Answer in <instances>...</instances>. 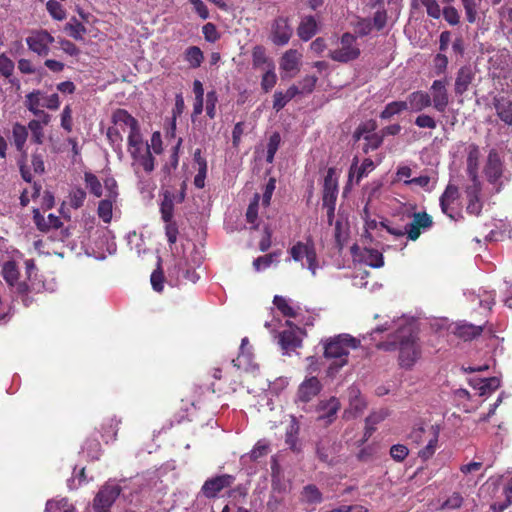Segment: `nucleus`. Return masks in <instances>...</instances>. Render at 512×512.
<instances>
[{"instance_id":"obj_1","label":"nucleus","mask_w":512,"mask_h":512,"mask_svg":"<svg viewBox=\"0 0 512 512\" xmlns=\"http://www.w3.org/2000/svg\"><path fill=\"white\" fill-rule=\"evenodd\" d=\"M396 329L393 340L380 344V348L390 351L399 350V364L402 368L410 369L420 358L421 349L417 342L416 329L413 322L401 317L397 320L386 321L378 326L374 332H384Z\"/></svg>"},{"instance_id":"obj_2","label":"nucleus","mask_w":512,"mask_h":512,"mask_svg":"<svg viewBox=\"0 0 512 512\" xmlns=\"http://www.w3.org/2000/svg\"><path fill=\"white\" fill-rule=\"evenodd\" d=\"M273 303L281 314L288 318L285 322L287 329L280 331L278 334V343L283 353L289 354L291 351L300 347L302 343L303 331L299 327L292 325L289 320L298 317L299 307L295 306L291 299L279 295L274 297Z\"/></svg>"},{"instance_id":"obj_3","label":"nucleus","mask_w":512,"mask_h":512,"mask_svg":"<svg viewBox=\"0 0 512 512\" xmlns=\"http://www.w3.org/2000/svg\"><path fill=\"white\" fill-rule=\"evenodd\" d=\"M324 356L329 361L327 375L335 376L338 371L347 365L351 349L360 345V340L349 334H339L323 340Z\"/></svg>"},{"instance_id":"obj_4","label":"nucleus","mask_w":512,"mask_h":512,"mask_svg":"<svg viewBox=\"0 0 512 512\" xmlns=\"http://www.w3.org/2000/svg\"><path fill=\"white\" fill-rule=\"evenodd\" d=\"M127 151L132 159V169L139 180L154 170L155 159L141 133L127 135Z\"/></svg>"},{"instance_id":"obj_5","label":"nucleus","mask_w":512,"mask_h":512,"mask_svg":"<svg viewBox=\"0 0 512 512\" xmlns=\"http://www.w3.org/2000/svg\"><path fill=\"white\" fill-rule=\"evenodd\" d=\"M290 258L299 263L302 268L307 269L312 276H316L318 271L323 267L319 258L315 242L311 236L304 240L296 241L288 250Z\"/></svg>"},{"instance_id":"obj_6","label":"nucleus","mask_w":512,"mask_h":512,"mask_svg":"<svg viewBox=\"0 0 512 512\" xmlns=\"http://www.w3.org/2000/svg\"><path fill=\"white\" fill-rule=\"evenodd\" d=\"M1 275L7 285L9 286L11 292L16 295V297L21 298L24 305H28L31 301L29 298V294L32 292H40L41 289H45L39 283H31L28 284L25 280L19 279V270L15 261H6L2 264Z\"/></svg>"},{"instance_id":"obj_7","label":"nucleus","mask_w":512,"mask_h":512,"mask_svg":"<svg viewBox=\"0 0 512 512\" xmlns=\"http://www.w3.org/2000/svg\"><path fill=\"white\" fill-rule=\"evenodd\" d=\"M191 246L192 248L189 252V255H185L183 258H180L177 261L171 271V274L175 275L177 278L182 275L185 280L196 283L199 279V275L195 270L202 264L203 255L198 248H196L194 245Z\"/></svg>"},{"instance_id":"obj_8","label":"nucleus","mask_w":512,"mask_h":512,"mask_svg":"<svg viewBox=\"0 0 512 512\" xmlns=\"http://www.w3.org/2000/svg\"><path fill=\"white\" fill-rule=\"evenodd\" d=\"M360 55V47L357 39L350 33H344L337 41L336 46L329 52V56L338 62H349Z\"/></svg>"},{"instance_id":"obj_9","label":"nucleus","mask_w":512,"mask_h":512,"mask_svg":"<svg viewBox=\"0 0 512 512\" xmlns=\"http://www.w3.org/2000/svg\"><path fill=\"white\" fill-rule=\"evenodd\" d=\"M103 184L106 198L99 202L97 215L104 223L108 224L113 217V205L118 197V185L112 176L105 177Z\"/></svg>"},{"instance_id":"obj_10","label":"nucleus","mask_w":512,"mask_h":512,"mask_svg":"<svg viewBox=\"0 0 512 512\" xmlns=\"http://www.w3.org/2000/svg\"><path fill=\"white\" fill-rule=\"evenodd\" d=\"M54 41V37L45 29H33L25 39L28 49L41 57L49 54L50 46Z\"/></svg>"},{"instance_id":"obj_11","label":"nucleus","mask_w":512,"mask_h":512,"mask_svg":"<svg viewBox=\"0 0 512 512\" xmlns=\"http://www.w3.org/2000/svg\"><path fill=\"white\" fill-rule=\"evenodd\" d=\"M121 492L120 486L114 481H108L96 494L93 508L97 512H106Z\"/></svg>"},{"instance_id":"obj_12","label":"nucleus","mask_w":512,"mask_h":512,"mask_svg":"<svg viewBox=\"0 0 512 512\" xmlns=\"http://www.w3.org/2000/svg\"><path fill=\"white\" fill-rule=\"evenodd\" d=\"M375 128L376 125L374 122H368L360 125L354 133V138L356 140H365L363 147V151L365 153L376 150L383 142V135L378 133H371L375 130Z\"/></svg>"},{"instance_id":"obj_13","label":"nucleus","mask_w":512,"mask_h":512,"mask_svg":"<svg viewBox=\"0 0 512 512\" xmlns=\"http://www.w3.org/2000/svg\"><path fill=\"white\" fill-rule=\"evenodd\" d=\"M430 97L433 108L444 113L449 104V94L446 80H435L430 87Z\"/></svg>"},{"instance_id":"obj_14","label":"nucleus","mask_w":512,"mask_h":512,"mask_svg":"<svg viewBox=\"0 0 512 512\" xmlns=\"http://www.w3.org/2000/svg\"><path fill=\"white\" fill-rule=\"evenodd\" d=\"M484 174L489 183L495 185L498 191L503 183V167L498 154L494 151H491L488 155L487 163L484 167Z\"/></svg>"},{"instance_id":"obj_15","label":"nucleus","mask_w":512,"mask_h":512,"mask_svg":"<svg viewBox=\"0 0 512 512\" xmlns=\"http://www.w3.org/2000/svg\"><path fill=\"white\" fill-rule=\"evenodd\" d=\"M248 344V339L243 338L241 341L240 353L236 359H233L232 362L238 369L255 374V372L258 370V365L253 362V355Z\"/></svg>"},{"instance_id":"obj_16","label":"nucleus","mask_w":512,"mask_h":512,"mask_svg":"<svg viewBox=\"0 0 512 512\" xmlns=\"http://www.w3.org/2000/svg\"><path fill=\"white\" fill-rule=\"evenodd\" d=\"M406 111L411 113H419L432 105L430 94L423 90H417L410 93L406 100Z\"/></svg>"},{"instance_id":"obj_17","label":"nucleus","mask_w":512,"mask_h":512,"mask_svg":"<svg viewBox=\"0 0 512 512\" xmlns=\"http://www.w3.org/2000/svg\"><path fill=\"white\" fill-rule=\"evenodd\" d=\"M302 55L297 50H288L284 53L280 61L282 78H292L298 71Z\"/></svg>"},{"instance_id":"obj_18","label":"nucleus","mask_w":512,"mask_h":512,"mask_svg":"<svg viewBox=\"0 0 512 512\" xmlns=\"http://www.w3.org/2000/svg\"><path fill=\"white\" fill-rule=\"evenodd\" d=\"M43 98V92L39 90L32 91L28 93L25 97V106L26 108L32 112L35 116H37L39 121L41 122L42 127L47 125L51 116L45 111L40 109L41 99Z\"/></svg>"},{"instance_id":"obj_19","label":"nucleus","mask_w":512,"mask_h":512,"mask_svg":"<svg viewBox=\"0 0 512 512\" xmlns=\"http://www.w3.org/2000/svg\"><path fill=\"white\" fill-rule=\"evenodd\" d=\"M112 120L114 126H117L123 132H127L128 135L141 133L136 119L125 110H116L113 113Z\"/></svg>"},{"instance_id":"obj_20","label":"nucleus","mask_w":512,"mask_h":512,"mask_svg":"<svg viewBox=\"0 0 512 512\" xmlns=\"http://www.w3.org/2000/svg\"><path fill=\"white\" fill-rule=\"evenodd\" d=\"M459 197V191L456 186L448 185L444 193L440 197V206L444 214L450 219L457 220L459 213L455 211L454 203Z\"/></svg>"},{"instance_id":"obj_21","label":"nucleus","mask_w":512,"mask_h":512,"mask_svg":"<svg viewBox=\"0 0 512 512\" xmlns=\"http://www.w3.org/2000/svg\"><path fill=\"white\" fill-rule=\"evenodd\" d=\"M432 226V218L425 212L414 213L413 221L406 225V232L410 240H417L421 229H428Z\"/></svg>"},{"instance_id":"obj_22","label":"nucleus","mask_w":512,"mask_h":512,"mask_svg":"<svg viewBox=\"0 0 512 512\" xmlns=\"http://www.w3.org/2000/svg\"><path fill=\"white\" fill-rule=\"evenodd\" d=\"M352 253L359 261L373 268H380L384 265L383 255L380 251L373 248H364L360 251L357 246L352 247Z\"/></svg>"},{"instance_id":"obj_23","label":"nucleus","mask_w":512,"mask_h":512,"mask_svg":"<svg viewBox=\"0 0 512 512\" xmlns=\"http://www.w3.org/2000/svg\"><path fill=\"white\" fill-rule=\"evenodd\" d=\"M440 429L437 425H429L426 431V442L423 448L419 450L418 455L421 459L427 460L431 458L438 447Z\"/></svg>"},{"instance_id":"obj_24","label":"nucleus","mask_w":512,"mask_h":512,"mask_svg":"<svg viewBox=\"0 0 512 512\" xmlns=\"http://www.w3.org/2000/svg\"><path fill=\"white\" fill-rule=\"evenodd\" d=\"M234 478L230 475H221L208 479L202 486L203 494L208 498L215 497L222 489L229 487Z\"/></svg>"},{"instance_id":"obj_25","label":"nucleus","mask_w":512,"mask_h":512,"mask_svg":"<svg viewBox=\"0 0 512 512\" xmlns=\"http://www.w3.org/2000/svg\"><path fill=\"white\" fill-rule=\"evenodd\" d=\"M292 35V28L287 19L278 18L272 26V41L276 45H285Z\"/></svg>"},{"instance_id":"obj_26","label":"nucleus","mask_w":512,"mask_h":512,"mask_svg":"<svg viewBox=\"0 0 512 512\" xmlns=\"http://www.w3.org/2000/svg\"><path fill=\"white\" fill-rule=\"evenodd\" d=\"M338 195V179L335 168H329L324 179L323 202L336 201Z\"/></svg>"},{"instance_id":"obj_27","label":"nucleus","mask_w":512,"mask_h":512,"mask_svg":"<svg viewBox=\"0 0 512 512\" xmlns=\"http://www.w3.org/2000/svg\"><path fill=\"white\" fill-rule=\"evenodd\" d=\"M481 191V183L476 182L466 188V196L468 204L466 210L472 215H479L482 210V202L479 197Z\"/></svg>"},{"instance_id":"obj_28","label":"nucleus","mask_w":512,"mask_h":512,"mask_svg":"<svg viewBox=\"0 0 512 512\" xmlns=\"http://www.w3.org/2000/svg\"><path fill=\"white\" fill-rule=\"evenodd\" d=\"M475 73L471 66L461 67L456 75L454 90L456 95L464 94L472 81L474 80Z\"/></svg>"},{"instance_id":"obj_29","label":"nucleus","mask_w":512,"mask_h":512,"mask_svg":"<svg viewBox=\"0 0 512 512\" xmlns=\"http://www.w3.org/2000/svg\"><path fill=\"white\" fill-rule=\"evenodd\" d=\"M357 162V158H354L349 170V182L355 181L356 184L375 169L374 162L369 158L364 159L360 166H358Z\"/></svg>"},{"instance_id":"obj_30","label":"nucleus","mask_w":512,"mask_h":512,"mask_svg":"<svg viewBox=\"0 0 512 512\" xmlns=\"http://www.w3.org/2000/svg\"><path fill=\"white\" fill-rule=\"evenodd\" d=\"M321 390V384L316 377L305 379L298 390V397L303 402H308L314 398Z\"/></svg>"},{"instance_id":"obj_31","label":"nucleus","mask_w":512,"mask_h":512,"mask_svg":"<svg viewBox=\"0 0 512 512\" xmlns=\"http://www.w3.org/2000/svg\"><path fill=\"white\" fill-rule=\"evenodd\" d=\"M467 174L472 183L480 182L478 178V168L480 159L479 147L471 144L467 148Z\"/></svg>"},{"instance_id":"obj_32","label":"nucleus","mask_w":512,"mask_h":512,"mask_svg":"<svg viewBox=\"0 0 512 512\" xmlns=\"http://www.w3.org/2000/svg\"><path fill=\"white\" fill-rule=\"evenodd\" d=\"M340 408V403L337 398L331 397L327 401H321L318 406L319 416L318 419L325 421L326 423H331L335 418L338 410Z\"/></svg>"},{"instance_id":"obj_33","label":"nucleus","mask_w":512,"mask_h":512,"mask_svg":"<svg viewBox=\"0 0 512 512\" xmlns=\"http://www.w3.org/2000/svg\"><path fill=\"white\" fill-rule=\"evenodd\" d=\"M471 385L480 396H489L499 388L500 379L498 377L473 379Z\"/></svg>"},{"instance_id":"obj_34","label":"nucleus","mask_w":512,"mask_h":512,"mask_svg":"<svg viewBox=\"0 0 512 512\" xmlns=\"http://www.w3.org/2000/svg\"><path fill=\"white\" fill-rule=\"evenodd\" d=\"M337 446L331 444L329 440H321L317 445V455L319 459L329 465L336 462L335 453Z\"/></svg>"},{"instance_id":"obj_35","label":"nucleus","mask_w":512,"mask_h":512,"mask_svg":"<svg viewBox=\"0 0 512 512\" xmlns=\"http://www.w3.org/2000/svg\"><path fill=\"white\" fill-rule=\"evenodd\" d=\"M494 107L499 118L506 124H512V101L499 97L494 99Z\"/></svg>"},{"instance_id":"obj_36","label":"nucleus","mask_w":512,"mask_h":512,"mask_svg":"<svg viewBox=\"0 0 512 512\" xmlns=\"http://www.w3.org/2000/svg\"><path fill=\"white\" fill-rule=\"evenodd\" d=\"M269 452L270 446L268 441L261 439L254 445L249 453L244 454L241 457V461L243 463H246L247 461H258L259 459L265 457Z\"/></svg>"},{"instance_id":"obj_37","label":"nucleus","mask_w":512,"mask_h":512,"mask_svg":"<svg viewBox=\"0 0 512 512\" xmlns=\"http://www.w3.org/2000/svg\"><path fill=\"white\" fill-rule=\"evenodd\" d=\"M121 420L115 416L106 418L102 423V438L106 443L114 441L117 436Z\"/></svg>"},{"instance_id":"obj_38","label":"nucleus","mask_w":512,"mask_h":512,"mask_svg":"<svg viewBox=\"0 0 512 512\" xmlns=\"http://www.w3.org/2000/svg\"><path fill=\"white\" fill-rule=\"evenodd\" d=\"M317 30L318 25L314 17L307 16L301 20L298 27V35L302 40L308 41L316 34Z\"/></svg>"},{"instance_id":"obj_39","label":"nucleus","mask_w":512,"mask_h":512,"mask_svg":"<svg viewBox=\"0 0 512 512\" xmlns=\"http://www.w3.org/2000/svg\"><path fill=\"white\" fill-rule=\"evenodd\" d=\"M482 332V327L478 325H473L470 323H458L455 327L454 333L464 339L471 340L477 336H479Z\"/></svg>"},{"instance_id":"obj_40","label":"nucleus","mask_w":512,"mask_h":512,"mask_svg":"<svg viewBox=\"0 0 512 512\" xmlns=\"http://www.w3.org/2000/svg\"><path fill=\"white\" fill-rule=\"evenodd\" d=\"M122 130H120L117 126L109 127L107 130V138L113 148V150L117 153L119 160H122L124 154L122 150Z\"/></svg>"},{"instance_id":"obj_41","label":"nucleus","mask_w":512,"mask_h":512,"mask_svg":"<svg viewBox=\"0 0 512 512\" xmlns=\"http://www.w3.org/2000/svg\"><path fill=\"white\" fill-rule=\"evenodd\" d=\"M86 199V192L84 189L80 187H74L69 192L67 200L63 203L62 211H64L65 206H69L73 209L80 208Z\"/></svg>"},{"instance_id":"obj_42","label":"nucleus","mask_w":512,"mask_h":512,"mask_svg":"<svg viewBox=\"0 0 512 512\" xmlns=\"http://www.w3.org/2000/svg\"><path fill=\"white\" fill-rule=\"evenodd\" d=\"M194 160L198 165V172L194 178V184L197 188H203L205 186V178L207 175V162L201 156L200 150H197L194 153Z\"/></svg>"},{"instance_id":"obj_43","label":"nucleus","mask_w":512,"mask_h":512,"mask_svg":"<svg viewBox=\"0 0 512 512\" xmlns=\"http://www.w3.org/2000/svg\"><path fill=\"white\" fill-rule=\"evenodd\" d=\"M348 398H349V413H353L354 415L360 413L365 407V401L361 397L360 391L357 387H350L348 389Z\"/></svg>"},{"instance_id":"obj_44","label":"nucleus","mask_w":512,"mask_h":512,"mask_svg":"<svg viewBox=\"0 0 512 512\" xmlns=\"http://www.w3.org/2000/svg\"><path fill=\"white\" fill-rule=\"evenodd\" d=\"M84 182L86 188L93 196L100 198L105 195L102 183L100 182L99 178L92 172L84 173Z\"/></svg>"},{"instance_id":"obj_45","label":"nucleus","mask_w":512,"mask_h":512,"mask_svg":"<svg viewBox=\"0 0 512 512\" xmlns=\"http://www.w3.org/2000/svg\"><path fill=\"white\" fill-rule=\"evenodd\" d=\"M27 137L28 129L24 125L16 123L13 126L12 138L16 149L21 153H24V146L27 141Z\"/></svg>"},{"instance_id":"obj_46","label":"nucleus","mask_w":512,"mask_h":512,"mask_svg":"<svg viewBox=\"0 0 512 512\" xmlns=\"http://www.w3.org/2000/svg\"><path fill=\"white\" fill-rule=\"evenodd\" d=\"M34 220H35L37 227L42 231L48 230L51 228L57 229L62 225V222L59 219V217L55 216L54 214H49L47 216V218H44V217L40 216V214L38 212H36L34 215Z\"/></svg>"},{"instance_id":"obj_47","label":"nucleus","mask_w":512,"mask_h":512,"mask_svg":"<svg viewBox=\"0 0 512 512\" xmlns=\"http://www.w3.org/2000/svg\"><path fill=\"white\" fill-rule=\"evenodd\" d=\"M403 111H406V104L404 101H393L385 106L384 110L380 113V118L383 120H388L394 115H398Z\"/></svg>"},{"instance_id":"obj_48","label":"nucleus","mask_w":512,"mask_h":512,"mask_svg":"<svg viewBox=\"0 0 512 512\" xmlns=\"http://www.w3.org/2000/svg\"><path fill=\"white\" fill-rule=\"evenodd\" d=\"M203 53L201 49L197 46H191L185 51V61L192 68H197L201 65L203 61Z\"/></svg>"},{"instance_id":"obj_49","label":"nucleus","mask_w":512,"mask_h":512,"mask_svg":"<svg viewBox=\"0 0 512 512\" xmlns=\"http://www.w3.org/2000/svg\"><path fill=\"white\" fill-rule=\"evenodd\" d=\"M465 14L466 19L469 23H474L477 20L478 17V8L481 4L482 0H461Z\"/></svg>"},{"instance_id":"obj_50","label":"nucleus","mask_w":512,"mask_h":512,"mask_svg":"<svg viewBox=\"0 0 512 512\" xmlns=\"http://www.w3.org/2000/svg\"><path fill=\"white\" fill-rule=\"evenodd\" d=\"M278 256H279L278 253H271V254H267V255L256 258L253 261L254 269L257 272H260V271H263V270L269 268L273 263L278 261Z\"/></svg>"},{"instance_id":"obj_51","label":"nucleus","mask_w":512,"mask_h":512,"mask_svg":"<svg viewBox=\"0 0 512 512\" xmlns=\"http://www.w3.org/2000/svg\"><path fill=\"white\" fill-rule=\"evenodd\" d=\"M506 501L502 503H494L491 508L494 512L504 511L512 503V477L508 480L504 488Z\"/></svg>"},{"instance_id":"obj_52","label":"nucleus","mask_w":512,"mask_h":512,"mask_svg":"<svg viewBox=\"0 0 512 512\" xmlns=\"http://www.w3.org/2000/svg\"><path fill=\"white\" fill-rule=\"evenodd\" d=\"M267 67L268 70L264 73L261 81V86L266 92L272 89L277 81V76L274 72L273 64L268 63Z\"/></svg>"},{"instance_id":"obj_53","label":"nucleus","mask_w":512,"mask_h":512,"mask_svg":"<svg viewBox=\"0 0 512 512\" xmlns=\"http://www.w3.org/2000/svg\"><path fill=\"white\" fill-rule=\"evenodd\" d=\"M288 379L285 377H279L275 379L273 382L267 381V384L263 386L262 390H268L271 393L278 395L288 386Z\"/></svg>"},{"instance_id":"obj_54","label":"nucleus","mask_w":512,"mask_h":512,"mask_svg":"<svg viewBox=\"0 0 512 512\" xmlns=\"http://www.w3.org/2000/svg\"><path fill=\"white\" fill-rule=\"evenodd\" d=\"M302 500L307 503H318L321 501V493L314 485H307L302 491Z\"/></svg>"},{"instance_id":"obj_55","label":"nucleus","mask_w":512,"mask_h":512,"mask_svg":"<svg viewBox=\"0 0 512 512\" xmlns=\"http://www.w3.org/2000/svg\"><path fill=\"white\" fill-rule=\"evenodd\" d=\"M28 130L31 131L32 140L37 144H42L44 139V132L41 122L39 120H31L28 123Z\"/></svg>"},{"instance_id":"obj_56","label":"nucleus","mask_w":512,"mask_h":512,"mask_svg":"<svg viewBox=\"0 0 512 512\" xmlns=\"http://www.w3.org/2000/svg\"><path fill=\"white\" fill-rule=\"evenodd\" d=\"M405 185H416L426 191H431L433 189L434 182L428 175H421L419 177H414L411 180H405Z\"/></svg>"},{"instance_id":"obj_57","label":"nucleus","mask_w":512,"mask_h":512,"mask_svg":"<svg viewBox=\"0 0 512 512\" xmlns=\"http://www.w3.org/2000/svg\"><path fill=\"white\" fill-rule=\"evenodd\" d=\"M15 64L14 62L5 54H0V74L5 77L9 78L12 76L14 72Z\"/></svg>"},{"instance_id":"obj_58","label":"nucleus","mask_w":512,"mask_h":512,"mask_svg":"<svg viewBox=\"0 0 512 512\" xmlns=\"http://www.w3.org/2000/svg\"><path fill=\"white\" fill-rule=\"evenodd\" d=\"M418 2L425 7L427 14L434 18L439 19L441 17V8L436 0H418Z\"/></svg>"},{"instance_id":"obj_59","label":"nucleus","mask_w":512,"mask_h":512,"mask_svg":"<svg viewBox=\"0 0 512 512\" xmlns=\"http://www.w3.org/2000/svg\"><path fill=\"white\" fill-rule=\"evenodd\" d=\"M260 196L258 194L254 195L253 200L248 206L247 212H246V218L247 221L251 224H253L254 228L257 227L256 220L258 217V204H259Z\"/></svg>"},{"instance_id":"obj_60","label":"nucleus","mask_w":512,"mask_h":512,"mask_svg":"<svg viewBox=\"0 0 512 512\" xmlns=\"http://www.w3.org/2000/svg\"><path fill=\"white\" fill-rule=\"evenodd\" d=\"M46 8L50 15L56 20H63L66 17L62 5L56 0H49L46 4Z\"/></svg>"},{"instance_id":"obj_61","label":"nucleus","mask_w":512,"mask_h":512,"mask_svg":"<svg viewBox=\"0 0 512 512\" xmlns=\"http://www.w3.org/2000/svg\"><path fill=\"white\" fill-rule=\"evenodd\" d=\"M386 417L385 412H377L373 413L366 419V431H365V440L370 437L374 431L373 425H376L380 421H382Z\"/></svg>"},{"instance_id":"obj_62","label":"nucleus","mask_w":512,"mask_h":512,"mask_svg":"<svg viewBox=\"0 0 512 512\" xmlns=\"http://www.w3.org/2000/svg\"><path fill=\"white\" fill-rule=\"evenodd\" d=\"M441 14L443 15L444 19L450 24V25H457L460 22V15L456 8L453 6L447 5L443 8L441 11Z\"/></svg>"},{"instance_id":"obj_63","label":"nucleus","mask_w":512,"mask_h":512,"mask_svg":"<svg viewBox=\"0 0 512 512\" xmlns=\"http://www.w3.org/2000/svg\"><path fill=\"white\" fill-rule=\"evenodd\" d=\"M429 425H420L418 427H415L410 435L409 438L412 442L421 445L426 442V431L428 430Z\"/></svg>"},{"instance_id":"obj_64","label":"nucleus","mask_w":512,"mask_h":512,"mask_svg":"<svg viewBox=\"0 0 512 512\" xmlns=\"http://www.w3.org/2000/svg\"><path fill=\"white\" fill-rule=\"evenodd\" d=\"M65 30L69 33L71 37H73L76 40H81L83 33L85 32L84 26L76 20L74 23H67L65 26Z\"/></svg>"}]
</instances>
